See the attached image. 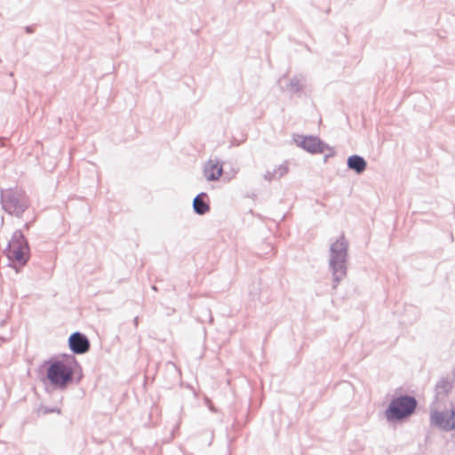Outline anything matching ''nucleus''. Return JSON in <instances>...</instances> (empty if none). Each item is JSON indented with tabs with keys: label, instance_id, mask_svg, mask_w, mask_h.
<instances>
[{
	"label": "nucleus",
	"instance_id": "1",
	"mask_svg": "<svg viewBox=\"0 0 455 455\" xmlns=\"http://www.w3.org/2000/svg\"><path fill=\"white\" fill-rule=\"evenodd\" d=\"M77 363L71 355H65L49 362L46 375L50 382L60 388H65L73 379Z\"/></svg>",
	"mask_w": 455,
	"mask_h": 455
},
{
	"label": "nucleus",
	"instance_id": "2",
	"mask_svg": "<svg viewBox=\"0 0 455 455\" xmlns=\"http://www.w3.org/2000/svg\"><path fill=\"white\" fill-rule=\"evenodd\" d=\"M6 253L10 260L20 266H24L27 263L29 258V249L20 231L14 233Z\"/></svg>",
	"mask_w": 455,
	"mask_h": 455
},
{
	"label": "nucleus",
	"instance_id": "3",
	"mask_svg": "<svg viewBox=\"0 0 455 455\" xmlns=\"http://www.w3.org/2000/svg\"><path fill=\"white\" fill-rule=\"evenodd\" d=\"M417 406L415 398L411 396H401L394 399L386 411L387 419H402L413 413Z\"/></svg>",
	"mask_w": 455,
	"mask_h": 455
},
{
	"label": "nucleus",
	"instance_id": "4",
	"mask_svg": "<svg viewBox=\"0 0 455 455\" xmlns=\"http://www.w3.org/2000/svg\"><path fill=\"white\" fill-rule=\"evenodd\" d=\"M332 257L331 264L333 274L337 279L346 275L345 258L347 254V243L344 238L338 239L331 246Z\"/></svg>",
	"mask_w": 455,
	"mask_h": 455
},
{
	"label": "nucleus",
	"instance_id": "5",
	"mask_svg": "<svg viewBox=\"0 0 455 455\" xmlns=\"http://www.w3.org/2000/svg\"><path fill=\"white\" fill-rule=\"evenodd\" d=\"M2 203L4 210L10 214L19 215L27 207V200L24 195L12 190L3 193Z\"/></svg>",
	"mask_w": 455,
	"mask_h": 455
},
{
	"label": "nucleus",
	"instance_id": "6",
	"mask_svg": "<svg viewBox=\"0 0 455 455\" xmlns=\"http://www.w3.org/2000/svg\"><path fill=\"white\" fill-rule=\"evenodd\" d=\"M299 146L310 153H322L324 149V145L321 140L315 137H303L300 136L296 140Z\"/></svg>",
	"mask_w": 455,
	"mask_h": 455
},
{
	"label": "nucleus",
	"instance_id": "7",
	"mask_svg": "<svg viewBox=\"0 0 455 455\" xmlns=\"http://www.w3.org/2000/svg\"><path fill=\"white\" fill-rule=\"evenodd\" d=\"M70 349L76 354H84L89 350L90 344L85 336L79 332L73 333L68 339Z\"/></svg>",
	"mask_w": 455,
	"mask_h": 455
},
{
	"label": "nucleus",
	"instance_id": "8",
	"mask_svg": "<svg viewBox=\"0 0 455 455\" xmlns=\"http://www.w3.org/2000/svg\"><path fill=\"white\" fill-rule=\"evenodd\" d=\"M222 172L223 166L219 161L209 160L204 164V174L209 181L218 180L221 177Z\"/></svg>",
	"mask_w": 455,
	"mask_h": 455
},
{
	"label": "nucleus",
	"instance_id": "9",
	"mask_svg": "<svg viewBox=\"0 0 455 455\" xmlns=\"http://www.w3.org/2000/svg\"><path fill=\"white\" fill-rule=\"evenodd\" d=\"M206 195L204 193H202L194 199V210L198 214H204L210 211L209 204L204 201V197Z\"/></svg>",
	"mask_w": 455,
	"mask_h": 455
},
{
	"label": "nucleus",
	"instance_id": "10",
	"mask_svg": "<svg viewBox=\"0 0 455 455\" xmlns=\"http://www.w3.org/2000/svg\"><path fill=\"white\" fill-rule=\"evenodd\" d=\"M347 164L350 169L355 170L359 173L363 172L366 168V162L363 158L358 156H350L348 158Z\"/></svg>",
	"mask_w": 455,
	"mask_h": 455
},
{
	"label": "nucleus",
	"instance_id": "11",
	"mask_svg": "<svg viewBox=\"0 0 455 455\" xmlns=\"http://www.w3.org/2000/svg\"><path fill=\"white\" fill-rule=\"evenodd\" d=\"M431 420L435 425L441 427L446 428L448 427V423L444 422V415L442 412H433L431 415Z\"/></svg>",
	"mask_w": 455,
	"mask_h": 455
}]
</instances>
